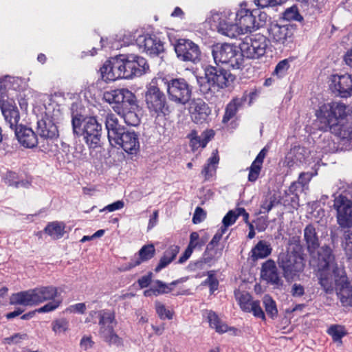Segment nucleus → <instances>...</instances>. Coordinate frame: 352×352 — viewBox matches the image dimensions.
Listing matches in <instances>:
<instances>
[{
	"label": "nucleus",
	"mask_w": 352,
	"mask_h": 352,
	"mask_svg": "<svg viewBox=\"0 0 352 352\" xmlns=\"http://www.w3.org/2000/svg\"><path fill=\"white\" fill-rule=\"evenodd\" d=\"M263 302L267 314L272 318H276L278 314L276 302L269 295H265L263 297Z\"/></svg>",
	"instance_id": "42"
},
{
	"label": "nucleus",
	"mask_w": 352,
	"mask_h": 352,
	"mask_svg": "<svg viewBox=\"0 0 352 352\" xmlns=\"http://www.w3.org/2000/svg\"><path fill=\"white\" fill-rule=\"evenodd\" d=\"M296 250H287L279 254L277 259L278 267L282 270L284 278L291 281L298 276L305 267L304 254H299L300 247Z\"/></svg>",
	"instance_id": "5"
},
{
	"label": "nucleus",
	"mask_w": 352,
	"mask_h": 352,
	"mask_svg": "<svg viewBox=\"0 0 352 352\" xmlns=\"http://www.w3.org/2000/svg\"><path fill=\"white\" fill-rule=\"evenodd\" d=\"M19 79L12 77L6 76L3 78H1V89L3 87L5 89H16L19 87Z\"/></svg>",
	"instance_id": "51"
},
{
	"label": "nucleus",
	"mask_w": 352,
	"mask_h": 352,
	"mask_svg": "<svg viewBox=\"0 0 352 352\" xmlns=\"http://www.w3.org/2000/svg\"><path fill=\"white\" fill-rule=\"evenodd\" d=\"M332 91L342 98L352 96V74L332 75L330 78Z\"/></svg>",
	"instance_id": "21"
},
{
	"label": "nucleus",
	"mask_w": 352,
	"mask_h": 352,
	"mask_svg": "<svg viewBox=\"0 0 352 352\" xmlns=\"http://www.w3.org/2000/svg\"><path fill=\"white\" fill-rule=\"evenodd\" d=\"M283 19L287 21H301L303 19L302 16L299 14L297 7L295 6L287 8L284 12Z\"/></svg>",
	"instance_id": "48"
},
{
	"label": "nucleus",
	"mask_w": 352,
	"mask_h": 352,
	"mask_svg": "<svg viewBox=\"0 0 352 352\" xmlns=\"http://www.w3.org/2000/svg\"><path fill=\"white\" fill-rule=\"evenodd\" d=\"M219 161V157L217 153H213L201 170V175H204L205 180H208L215 175Z\"/></svg>",
	"instance_id": "36"
},
{
	"label": "nucleus",
	"mask_w": 352,
	"mask_h": 352,
	"mask_svg": "<svg viewBox=\"0 0 352 352\" xmlns=\"http://www.w3.org/2000/svg\"><path fill=\"white\" fill-rule=\"evenodd\" d=\"M327 333L332 337L333 341L342 343V338L346 334L344 328L341 325H331Z\"/></svg>",
	"instance_id": "44"
},
{
	"label": "nucleus",
	"mask_w": 352,
	"mask_h": 352,
	"mask_svg": "<svg viewBox=\"0 0 352 352\" xmlns=\"http://www.w3.org/2000/svg\"><path fill=\"white\" fill-rule=\"evenodd\" d=\"M103 99L109 104H115L113 109L118 114L127 104L135 105V96L127 89H118L107 91L103 94Z\"/></svg>",
	"instance_id": "15"
},
{
	"label": "nucleus",
	"mask_w": 352,
	"mask_h": 352,
	"mask_svg": "<svg viewBox=\"0 0 352 352\" xmlns=\"http://www.w3.org/2000/svg\"><path fill=\"white\" fill-rule=\"evenodd\" d=\"M234 18V13L223 11L212 14L209 22L211 27L215 28L219 33L229 38H236L239 35V30Z\"/></svg>",
	"instance_id": "9"
},
{
	"label": "nucleus",
	"mask_w": 352,
	"mask_h": 352,
	"mask_svg": "<svg viewBox=\"0 0 352 352\" xmlns=\"http://www.w3.org/2000/svg\"><path fill=\"white\" fill-rule=\"evenodd\" d=\"M100 71L102 78L105 82L115 81L119 78H126L123 55L107 60Z\"/></svg>",
	"instance_id": "16"
},
{
	"label": "nucleus",
	"mask_w": 352,
	"mask_h": 352,
	"mask_svg": "<svg viewBox=\"0 0 352 352\" xmlns=\"http://www.w3.org/2000/svg\"><path fill=\"white\" fill-rule=\"evenodd\" d=\"M290 292L293 297L299 298L305 294V287L301 284L294 283L291 287Z\"/></svg>",
	"instance_id": "60"
},
{
	"label": "nucleus",
	"mask_w": 352,
	"mask_h": 352,
	"mask_svg": "<svg viewBox=\"0 0 352 352\" xmlns=\"http://www.w3.org/2000/svg\"><path fill=\"white\" fill-rule=\"evenodd\" d=\"M237 109L238 104L236 100H233L228 103L226 106L222 122L223 123H227L230 119H232L235 116Z\"/></svg>",
	"instance_id": "46"
},
{
	"label": "nucleus",
	"mask_w": 352,
	"mask_h": 352,
	"mask_svg": "<svg viewBox=\"0 0 352 352\" xmlns=\"http://www.w3.org/2000/svg\"><path fill=\"white\" fill-rule=\"evenodd\" d=\"M225 232H226L222 229L218 230V232L212 237L211 241L208 244L206 250L209 252L214 249V248L218 245L219 241L221 239L222 236L223 234H225Z\"/></svg>",
	"instance_id": "57"
},
{
	"label": "nucleus",
	"mask_w": 352,
	"mask_h": 352,
	"mask_svg": "<svg viewBox=\"0 0 352 352\" xmlns=\"http://www.w3.org/2000/svg\"><path fill=\"white\" fill-rule=\"evenodd\" d=\"M207 318L210 324V327L215 329L216 332L219 333H223L229 331H236L234 327H229L214 311H210L208 314Z\"/></svg>",
	"instance_id": "34"
},
{
	"label": "nucleus",
	"mask_w": 352,
	"mask_h": 352,
	"mask_svg": "<svg viewBox=\"0 0 352 352\" xmlns=\"http://www.w3.org/2000/svg\"><path fill=\"white\" fill-rule=\"evenodd\" d=\"M105 126L107 130V136L111 145L113 142L124 133L126 130L121 126L116 115L109 113L105 118Z\"/></svg>",
	"instance_id": "29"
},
{
	"label": "nucleus",
	"mask_w": 352,
	"mask_h": 352,
	"mask_svg": "<svg viewBox=\"0 0 352 352\" xmlns=\"http://www.w3.org/2000/svg\"><path fill=\"white\" fill-rule=\"evenodd\" d=\"M94 343L91 337L84 336L80 340V345L84 350H87L93 346Z\"/></svg>",
	"instance_id": "64"
},
{
	"label": "nucleus",
	"mask_w": 352,
	"mask_h": 352,
	"mask_svg": "<svg viewBox=\"0 0 352 352\" xmlns=\"http://www.w3.org/2000/svg\"><path fill=\"white\" fill-rule=\"evenodd\" d=\"M28 338L25 333H15L13 336L4 339L5 342L8 344L19 343L21 340H25Z\"/></svg>",
	"instance_id": "63"
},
{
	"label": "nucleus",
	"mask_w": 352,
	"mask_h": 352,
	"mask_svg": "<svg viewBox=\"0 0 352 352\" xmlns=\"http://www.w3.org/2000/svg\"><path fill=\"white\" fill-rule=\"evenodd\" d=\"M238 219L236 208L235 210H230L223 218L222 223L223 226L221 229L226 232L227 228L233 225L236 219Z\"/></svg>",
	"instance_id": "47"
},
{
	"label": "nucleus",
	"mask_w": 352,
	"mask_h": 352,
	"mask_svg": "<svg viewBox=\"0 0 352 352\" xmlns=\"http://www.w3.org/2000/svg\"><path fill=\"white\" fill-rule=\"evenodd\" d=\"M179 252V247L176 245H172L165 250L163 255L173 261Z\"/></svg>",
	"instance_id": "59"
},
{
	"label": "nucleus",
	"mask_w": 352,
	"mask_h": 352,
	"mask_svg": "<svg viewBox=\"0 0 352 352\" xmlns=\"http://www.w3.org/2000/svg\"><path fill=\"white\" fill-rule=\"evenodd\" d=\"M302 242L309 254H313L320 248L319 236L314 224L309 223L304 228Z\"/></svg>",
	"instance_id": "26"
},
{
	"label": "nucleus",
	"mask_w": 352,
	"mask_h": 352,
	"mask_svg": "<svg viewBox=\"0 0 352 352\" xmlns=\"http://www.w3.org/2000/svg\"><path fill=\"white\" fill-rule=\"evenodd\" d=\"M122 117L123 118L124 122L129 126H136L140 122V119L138 114L133 111H124V109L121 110Z\"/></svg>",
	"instance_id": "43"
},
{
	"label": "nucleus",
	"mask_w": 352,
	"mask_h": 352,
	"mask_svg": "<svg viewBox=\"0 0 352 352\" xmlns=\"http://www.w3.org/2000/svg\"><path fill=\"white\" fill-rule=\"evenodd\" d=\"M37 132L41 138L53 140L58 136L56 125L49 117H45L37 122Z\"/></svg>",
	"instance_id": "27"
},
{
	"label": "nucleus",
	"mask_w": 352,
	"mask_h": 352,
	"mask_svg": "<svg viewBox=\"0 0 352 352\" xmlns=\"http://www.w3.org/2000/svg\"><path fill=\"white\" fill-rule=\"evenodd\" d=\"M175 50L181 60L195 63L200 59L199 46L189 39H179L175 45Z\"/></svg>",
	"instance_id": "17"
},
{
	"label": "nucleus",
	"mask_w": 352,
	"mask_h": 352,
	"mask_svg": "<svg viewBox=\"0 0 352 352\" xmlns=\"http://www.w3.org/2000/svg\"><path fill=\"white\" fill-rule=\"evenodd\" d=\"M72 124L74 133L82 136L89 148L101 146L102 125L95 117L72 115Z\"/></svg>",
	"instance_id": "3"
},
{
	"label": "nucleus",
	"mask_w": 352,
	"mask_h": 352,
	"mask_svg": "<svg viewBox=\"0 0 352 352\" xmlns=\"http://www.w3.org/2000/svg\"><path fill=\"white\" fill-rule=\"evenodd\" d=\"M289 67V61L287 59H284L280 61L276 66L275 69L273 72V75L277 76L278 78H281L285 76Z\"/></svg>",
	"instance_id": "52"
},
{
	"label": "nucleus",
	"mask_w": 352,
	"mask_h": 352,
	"mask_svg": "<svg viewBox=\"0 0 352 352\" xmlns=\"http://www.w3.org/2000/svg\"><path fill=\"white\" fill-rule=\"evenodd\" d=\"M65 226L63 222L53 221L49 223L45 227L44 231L52 239H59L62 238L65 233Z\"/></svg>",
	"instance_id": "35"
},
{
	"label": "nucleus",
	"mask_w": 352,
	"mask_h": 352,
	"mask_svg": "<svg viewBox=\"0 0 352 352\" xmlns=\"http://www.w3.org/2000/svg\"><path fill=\"white\" fill-rule=\"evenodd\" d=\"M1 113L3 114L6 124L8 126L15 130L17 129V124L19 122L20 116L17 108L12 104H8L6 105L4 103L1 104Z\"/></svg>",
	"instance_id": "30"
},
{
	"label": "nucleus",
	"mask_w": 352,
	"mask_h": 352,
	"mask_svg": "<svg viewBox=\"0 0 352 352\" xmlns=\"http://www.w3.org/2000/svg\"><path fill=\"white\" fill-rule=\"evenodd\" d=\"M52 331L55 333H64L69 329V322L66 319L60 318L52 322Z\"/></svg>",
	"instance_id": "49"
},
{
	"label": "nucleus",
	"mask_w": 352,
	"mask_h": 352,
	"mask_svg": "<svg viewBox=\"0 0 352 352\" xmlns=\"http://www.w3.org/2000/svg\"><path fill=\"white\" fill-rule=\"evenodd\" d=\"M14 133L19 143L25 148H34L38 143L36 135L30 128L20 126L15 129Z\"/></svg>",
	"instance_id": "28"
},
{
	"label": "nucleus",
	"mask_w": 352,
	"mask_h": 352,
	"mask_svg": "<svg viewBox=\"0 0 352 352\" xmlns=\"http://www.w3.org/2000/svg\"><path fill=\"white\" fill-rule=\"evenodd\" d=\"M267 152V149L265 148H263L259 152L256 159L252 162L251 166L250 167V171L248 175V180L250 182H254L258 179Z\"/></svg>",
	"instance_id": "33"
},
{
	"label": "nucleus",
	"mask_w": 352,
	"mask_h": 352,
	"mask_svg": "<svg viewBox=\"0 0 352 352\" xmlns=\"http://www.w3.org/2000/svg\"><path fill=\"white\" fill-rule=\"evenodd\" d=\"M337 294L343 305H352V285L342 269L334 270Z\"/></svg>",
	"instance_id": "18"
},
{
	"label": "nucleus",
	"mask_w": 352,
	"mask_h": 352,
	"mask_svg": "<svg viewBox=\"0 0 352 352\" xmlns=\"http://www.w3.org/2000/svg\"><path fill=\"white\" fill-rule=\"evenodd\" d=\"M4 181L9 186H12L16 188L19 187H26L28 185L27 181L20 179L16 173L13 171H8L5 177Z\"/></svg>",
	"instance_id": "41"
},
{
	"label": "nucleus",
	"mask_w": 352,
	"mask_h": 352,
	"mask_svg": "<svg viewBox=\"0 0 352 352\" xmlns=\"http://www.w3.org/2000/svg\"><path fill=\"white\" fill-rule=\"evenodd\" d=\"M256 10L250 11L248 9L241 8L234 13V21L238 25L239 34L252 32L258 28L259 24L256 23Z\"/></svg>",
	"instance_id": "20"
},
{
	"label": "nucleus",
	"mask_w": 352,
	"mask_h": 352,
	"mask_svg": "<svg viewBox=\"0 0 352 352\" xmlns=\"http://www.w3.org/2000/svg\"><path fill=\"white\" fill-rule=\"evenodd\" d=\"M287 0H254L255 4L260 8L275 6L285 3Z\"/></svg>",
	"instance_id": "55"
},
{
	"label": "nucleus",
	"mask_w": 352,
	"mask_h": 352,
	"mask_svg": "<svg viewBox=\"0 0 352 352\" xmlns=\"http://www.w3.org/2000/svg\"><path fill=\"white\" fill-rule=\"evenodd\" d=\"M318 272L320 285L327 293L331 292L333 290L335 285L332 274L329 273V271H320Z\"/></svg>",
	"instance_id": "39"
},
{
	"label": "nucleus",
	"mask_w": 352,
	"mask_h": 352,
	"mask_svg": "<svg viewBox=\"0 0 352 352\" xmlns=\"http://www.w3.org/2000/svg\"><path fill=\"white\" fill-rule=\"evenodd\" d=\"M98 317L99 333L101 338L109 344L122 345V339L114 331V327L117 324L114 311L107 309L100 310L98 311Z\"/></svg>",
	"instance_id": "8"
},
{
	"label": "nucleus",
	"mask_w": 352,
	"mask_h": 352,
	"mask_svg": "<svg viewBox=\"0 0 352 352\" xmlns=\"http://www.w3.org/2000/svg\"><path fill=\"white\" fill-rule=\"evenodd\" d=\"M261 276L275 288H280L283 285V280L280 276L276 265L272 259H268L262 264Z\"/></svg>",
	"instance_id": "24"
},
{
	"label": "nucleus",
	"mask_w": 352,
	"mask_h": 352,
	"mask_svg": "<svg viewBox=\"0 0 352 352\" xmlns=\"http://www.w3.org/2000/svg\"><path fill=\"white\" fill-rule=\"evenodd\" d=\"M60 303L61 300L54 298L44 306L36 309V311L38 313L51 312L56 309L60 306Z\"/></svg>",
	"instance_id": "53"
},
{
	"label": "nucleus",
	"mask_w": 352,
	"mask_h": 352,
	"mask_svg": "<svg viewBox=\"0 0 352 352\" xmlns=\"http://www.w3.org/2000/svg\"><path fill=\"white\" fill-rule=\"evenodd\" d=\"M267 46V38L261 34L245 37L239 45L243 58L250 59L263 56L266 52Z\"/></svg>",
	"instance_id": "12"
},
{
	"label": "nucleus",
	"mask_w": 352,
	"mask_h": 352,
	"mask_svg": "<svg viewBox=\"0 0 352 352\" xmlns=\"http://www.w3.org/2000/svg\"><path fill=\"white\" fill-rule=\"evenodd\" d=\"M152 82L146 87L145 102L152 115L165 116L168 112V106L164 94Z\"/></svg>",
	"instance_id": "11"
},
{
	"label": "nucleus",
	"mask_w": 352,
	"mask_h": 352,
	"mask_svg": "<svg viewBox=\"0 0 352 352\" xmlns=\"http://www.w3.org/2000/svg\"><path fill=\"white\" fill-rule=\"evenodd\" d=\"M268 42L278 49L289 47L294 41V29L289 25H280L276 22L270 23L267 28Z\"/></svg>",
	"instance_id": "10"
},
{
	"label": "nucleus",
	"mask_w": 352,
	"mask_h": 352,
	"mask_svg": "<svg viewBox=\"0 0 352 352\" xmlns=\"http://www.w3.org/2000/svg\"><path fill=\"white\" fill-rule=\"evenodd\" d=\"M155 253V249L153 244L144 245L139 250V258L133 259L125 267V270H130L135 266L139 265L142 262L148 261L152 258Z\"/></svg>",
	"instance_id": "31"
},
{
	"label": "nucleus",
	"mask_w": 352,
	"mask_h": 352,
	"mask_svg": "<svg viewBox=\"0 0 352 352\" xmlns=\"http://www.w3.org/2000/svg\"><path fill=\"white\" fill-rule=\"evenodd\" d=\"M306 154L307 151L304 147L294 146L291 149L290 153L287 157V159L292 158V164L289 162H287L288 166H292L294 164L302 162L305 158Z\"/></svg>",
	"instance_id": "40"
},
{
	"label": "nucleus",
	"mask_w": 352,
	"mask_h": 352,
	"mask_svg": "<svg viewBox=\"0 0 352 352\" xmlns=\"http://www.w3.org/2000/svg\"><path fill=\"white\" fill-rule=\"evenodd\" d=\"M206 212L201 207H197L192 217V222L195 224L201 223L206 218Z\"/></svg>",
	"instance_id": "61"
},
{
	"label": "nucleus",
	"mask_w": 352,
	"mask_h": 352,
	"mask_svg": "<svg viewBox=\"0 0 352 352\" xmlns=\"http://www.w3.org/2000/svg\"><path fill=\"white\" fill-rule=\"evenodd\" d=\"M155 309L158 316L162 320H170L173 318V314L169 309H167L164 304L160 302H155Z\"/></svg>",
	"instance_id": "50"
},
{
	"label": "nucleus",
	"mask_w": 352,
	"mask_h": 352,
	"mask_svg": "<svg viewBox=\"0 0 352 352\" xmlns=\"http://www.w3.org/2000/svg\"><path fill=\"white\" fill-rule=\"evenodd\" d=\"M234 296L241 307L245 311L250 313V307L254 303L251 295L247 292H241L236 290L234 292Z\"/></svg>",
	"instance_id": "37"
},
{
	"label": "nucleus",
	"mask_w": 352,
	"mask_h": 352,
	"mask_svg": "<svg viewBox=\"0 0 352 352\" xmlns=\"http://www.w3.org/2000/svg\"><path fill=\"white\" fill-rule=\"evenodd\" d=\"M179 281L175 280L170 283L169 285L166 284L165 283H163L161 280H157L155 281L154 284L152 285L153 286L155 293L157 295L159 294H167L172 291L171 286H175L177 284Z\"/></svg>",
	"instance_id": "45"
},
{
	"label": "nucleus",
	"mask_w": 352,
	"mask_h": 352,
	"mask_svg": "<svg viewBox=\"0 0 352 352\" xmlns=\"http://www.w3.org/2000/svg\"><path fill=\"white\" fill-rule=\"evenodd\" d=\"M346 106L340 102H331L324 104L316 112L319 118H324L327 126L331 132L342 135L344 138L352 139V123L349 126L340 125V121L346 116Z\"/></svg>",
	"instance_id": "2"
},
{
	"label": "nucleus",
	"mask_w": 352,
	"mask_h": 352,
	"mask_svg": "<svg viewBox=\"0 0 352 352\" xmlns=\"http://www.w3.org/2000/svg\"><path fill=\"white\" fill-rule=\"evenodd\" d=\"M250 308V313L252 312L255 317L261 318L262 320L265 319V314L260 306L259 301H254Z\"/></svg>",
	"instance_id": "56"
},
{
	"label": "nucleus",
	"mask_w": 352,
	"mask_h": 352,
	"mask_svg": "<svg viewBox=\"0 0 352 352\" xmlns=\"http://www.w3.org/2000/svg\"><path fill=\"white\" fill-rule=\"evenodd\" d=\"M114 144L118 145L126 153L131 155L137 154L140 150L138 135L132 131H125L113 142V145Z\"/></svg>",
	"instance_id": "23"
},
{
	"label": "nucleus",
	"mask_w": 352,
	"mask_h": 352,
	"mask_svg": "<svg viewBox=\"0 0 352 352\" xmlns=\"http://www.w3.org/2000/svg\"><path fill=\"white\" fill-rule=\"evenodd\" d=\"M272 251L271 244L268 241L261 240L252 249L251 258L253 261L265 258L271 254Z\"/></svg>",
	"instance_id": "32"
},
{
	"label": "nucleus",
	"mask_w": 352,
	"mask_h": 352,
	"mask_svg": "<svg viewBox=\"0 0 352 352\" xmlns=\"http://www.w3.org/2000/svg\"><path fill=\"white\" fill-rule=\"evenodd\" d=\"M126 78H131L134 76H140L145 74L148 69L149 66L145 58L136 55H123Z\"/></svg>",
	"instance_id": "19"
},
{
	"label": "nucleus",
	"mask_w": 352,
	"mask_h": 352,
	"mask_svg": "<svg viewBox=\"0 0 352 352\" xmlns=\"http://www.w3.org/2000/svg\"><path fill=\"white\" fill-rule=\"evenodd\" d=\"M205 77L208 84V89L214 88H225L230 86L235 79V76L229 71L220 67L208 66L205 69Z\"/></svg>",
	"instance_id": "14"
},
{
	"label": "nucleus",
	"mask_w": 352,
	"mask_h": 352,
	"mask_svg": "<svg viewBox=\"0 0 352 352\" xmlns=\"http://www.w3.org/2000/svg\"><path fill=\"white\" fill-rule=\"evenodd\" d=\"M333 208L336 210L337 223L344 231L341 246L350 259L352 258V201L346 197L340 195L333 200Z\"/></svg>",
	"instance_id": "1"
},
{
	"label": "nucleus",
	"mask_w": 352,
	"mask_h": 352,
	"mask_svg": "<svg viewBox=\"0 0 352 352\" xmlns=\"http://www.w3.org/2000/svg\"><path fill=\"white\" fill-rule=\"evenodd\" d=\"M203 285H208L211 293H213L218 289L219 281L214 277L212 271L208 272V278L204 281Z\"/></svg>",
	"instance_id": "54"
},
{
	"label": "nucleus",
	"mask_w": 352,
	"mask_h": 352,
	"mask_svg": "<svg viewBox=\"0 0 352 352\" xmlns=\"http://www.w3.org/2000/svg\"><path fill=\"white\" fill-rule=\"evenodd\" d=\"M188 111L192 120L197 124H202L207 121L211 109L201 98L190 100Z\"/></svg>",
	"instance_id": "22"
},
{
	"label": "nucleus",
	"mask_w": 352,
	"mask_h": 352,
	"mask_svg": "<svg viewBox=\"0 0 352 352\" xmlns=\"http://www.w3.org/2000/svg\"><path fill=\"white\" fill-rule=\"evenodd\" d=\"M124 202L122 200L116 201L111 204L107 205L103 209L100 210L101 212L108 210L109 212H113L123 208Z\"/></svg>",
	"instance_id": "62"
},
{
	"label": "nucleus",
	"mask_w": 352,
	"mask_h": 352,
	"mask_svg": "<svg viewBox=\"0 0 352 352\" xmlns=\"http://www.w3.org/2000/svg\"><path fill=\"white\" fill-rule=\"evenodd\" d=\"M276 201V197L274 196H271L268 199H266L263 201L261 208V213L268 212L274 206V203Z\"/></svg>",
	"instance_id": "58"
},
{
	"label": "nucleus",
	"mask_w": 352,
	"mask_h": 352,
	"mask_svg": "<svg viewBox=\"0 0 352 352\" xmlns=\"http://www.w3.org/2000/svg\"><path fill=\"white\" fill-rule=\"evenodd\" d=\"M309 254L310 256L309 265L315 271H329L332 269L334 274V270L339 269L336 266L332 250L327 245H324L320 249L314 250L313 254Z\"/></svg>",
	"instance_id": "13"
},
{
	"label": "nucleus",
	"mask_w": 352,
	"mask_h": 352,
	"mask_svg": "<svg viewBox=\"0 0 352 352\" xmlns=\"http://www.w3.org/2000/svg\"><path fill=\"white\" fill-rule=\"evenodd\" d=\"M136 42L140 50L150 55H158L164 51L163 43L155 36L141 35Z\"/></svg>",
	"instance_id": "25"
},
{
	"label": "nucleus",
	"mask_w": 352,
	"mask_h": 352,
	"mask_svg": "<svg viewBox=\"0 0 352 352\" xmlns=\"http://www.w3.org/2000/svg\"><path fill=\"white\" fill-rule=\"evenodd\" d=\"M159 80L166 86L167 94L170 101L178 104H186L191 98L192 87L186 80L182 78L168 79L165 77Z\"/></svg>",
	"instance_id": "7"
},
{
	"label": "nucleus",
	"mask_w": 352,
	"mask_h": 352,
	"mask_svg": "<svg viewBox=\"0 0 352 352\" xmlns=\"http://www.w3.org/2000/svg\"><path fill=\"white\" fill-rule=\"evenodd\" d=\"M212 54L217 65L223 64L234 69H240L244 66L240 47L233 44H216L212 46Z\"/></svg>",
	"instance_id": "6"
},
{
	"label": "nucleus",
	"mask_w": 352,
	"mask_h": 352,
	"mask_svg": "<svg viewBox=\"0 0 352 352\" xmlns=\"http://www.w3.org/2000/svg\"><path fill=\"white\" fill-rule=\"evenodd\" d=\"M58 289L54 286L36 287L12 294L10 302L13 305L33 306L57 297Z\"/></svg>",
	"instance_id": "4"
},
{
	"label": "nucleus",
	"mask_w": 352,
	"mask_h": 352,
	"mask_svg": "<svg viewBox=\"0 0 352 352\" xmlns=\"http://www.w3.org/2000/svg\"><path fill=\"white\" fill-rule=\"evenodd\" d=\"M213 136V131H206L197 138H192L190 142V146L193 151L204 148Z\"/></svg>",
	"instance_id": "38"
}]
</instances>
